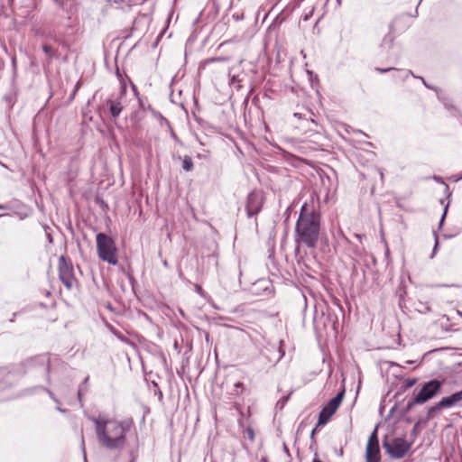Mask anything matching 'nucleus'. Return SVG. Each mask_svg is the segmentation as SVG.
I'll return each instance as SVG.
<instances>
[{"instance_id": "1", "label": "nucleus", "mask_w": 462, "mask_h": 462, "mask_svg": "<svg viewBox=\"0 0 462 462\" xmlns=\"http://www.w3.org/2000/svg\"><path fill=\"white\" fill-rule=\"evenodd\" d=\"M321 215L319 204L310 196L300 208L295 226V243L297 246L316 247L319 239Z\"/></svg>"}, {"instance_id": "2", "label": "nucleus", "mask_w": 462, "mask_h": 462, "mask_svg": "<svg viewBox=\"0 0 462 462\" xmlns=\"http://www.w3.org/2000/svg\"><path fill=\"white\" fill-rule=\"evenodd\" d=\"M98 442L107 449H122L125 444L126 433L133 427L132 420L118 421L92 418Z\"/></svg>"}, {"instance_id": "3", "label": "nucleus", "mask_w": 462, "mask_h": 462, "mask_svg": "<svg viewBox=\"0 0 462 462\" xmlns=\"http://www.w3.org/2000/svg\"><path fill=\"white\" fill-rule=\"evenodd\" d=\"M443 380L431 379L421 383L413 391L412 397L407 402L405 411H411L415 405H422L441 393Z\"/></svg>"}, {"instance_id": "4", "label": "nucleus", "mask_w": 462, "mask_h": 462, "mask_svg": "<svg viewBox=\"0 0 462 462\" xmlns=\"http://www.w3.org/2000/svg\"><path fill=\"white\" fill-rule=\"evenodd\" d=\"M98 257L112 265L118 263L117 249L112 237L104 233H98L96 236Z\"/></svg>"}, {"instance_id": "5", "label": "nucleus", "mask_w": 462, "mask_h": 462, "mask_svg": "<svg viewBox=\"0 0 462 462\" xmlns=\"http://www.w3.org/2000/svg\"><path fill=\"white\" fill-rule=\"evenodd\" d=\"M455 406H462V390L454 393L449 396L441 398L439 402L429 407L427 410L426 420H430L440 413L442 410Z\"/></svg>"}, {"instance_id": "6", "label": "nucleus", "mask_w": 462, "mask_h": 462, "mask_svg": "<svg viewBox=\"0 0 462 462\" xmlns=\"http://www.w3.org/2000/svg\"><path fill=\"white\" fill-rule=\"evenodd\" d=\"M383 447L392 458L401 459L411 448V444L402 438H395L392 440H383Z\"/></svg>"}, {"instance_id": "7", "label": "nucleus", "mask_w": 462, "mask_h": 462, "mask_svg": "<svg viewBox=\"0 0 462 462\" xmlns=\"http://www.w3.org/2000/svg\"><path fill=\"white\" fill-rule=\"evenodd\" d=\"M345 395V389H342L334 398H332L320 411L319 415L318 426L326 424L332 415L338 409Z\"/></svg>"}, {"instance_id": "8", "label": "nucleus", "mask_w": 462, "mask_h": 462, "mask_svg": "<svg viewBox=\"0 0 462 462\" xmlns=\"http://www.w3.org/2000/svg\"><path fill=\"white\" fill-rule=\"evenodd\" d=\"M264 198L262 191L253 190L246 199L245 210L248 217L257 215L263 205Z\"/></svg>"}, {"instance_id": "9", "label": "nucleus", "mask_w": 462, "mask_h": 462, "mask_svg": "<svg viewBox=\"0 0 462 462\" xmlns=\"http://www.w3.org/2000/svg\"><path fill=\"white\" fill-rule=\"evenodd\" d=\"M58 269L60 280L68 289H70L74 282L73 267L64 255L59 258Z\"/></svg>"}, {"instance_id": "10", "label": "nucleus", "mask_w": 462, "mask_h": 462, "mask_svg": "<svg viewBox=\"0 0 462 462\" xmlns=\"http://www.w3.org/2000/svg\"><path fill=\"white\" fill-rule=\"evenodd\" d=\"M126 93V86L125 84L121 85L120 95L118 97L113 99H107L106 104L109 106V112L113 118H116L121 114L124 106L122 105L121 99L125 96Z\"/></svg>"}, {"instance_id": "11", "label": "nucleus", "mask_w": 462, "mask_h": 462, "mask_svg": "<svg viewBox=\"0 0 462 462\" xmlns=\"http://www.w3.org/2000/svg\"><path fill=\"white\" fill-rule=\"evenodd\" d=\"M365 459L366 462H380L381 455L379 445H366Z\"/></svg>"}, {"instance_id": "12", "label": "nucleus", "mask_w": 462, "mask_h": 462, "mask_svg": "<svg viewBox=\"0 0 462 462\" xmlns=\"http://www.w3.org/2000/svg\"><path fill=\"white\" fill-rule=\"evenodd\" d=\"M393 42H394V36H393V33L392 32H390L383 37L382 44H381V48L385 49L387 51L391 50L393 46Z\"/></svg>"}, {"instance_id": "13", "label": "nucleus", "mask_w": 462, "mask_h": 462, "mask_svg": "<svg viewBox=\"0 0 462 462\" xmlns=\"http://www.w3.org/2000/svg\"><path fill=\"white\" fill-rule=\"evenodd\" d=\"M194 164L190 156H184L182 160V169L185 171H190L193 170Z\"/></svg>"}, {"instance_id": "14", "label": "nucleus", "mask_w": 462, "mask_h": 462, "mask_svg": "<svg viewBox=\"0 0 462 462\" xmlns=\"http://www.w3.org/2000/svg\"><path fill=\"white\" fill-rule=\"evenodd\" d=\"M42 51L49 56L50 59L58 58L57 51H54L51 45L44 44L42 46Z\"/></svg>"}, {"instance_id": "15", "label": "nucleus", "mask_w": 462, "mask_h": 462, "mask_svg": "<svg viewBox=\"0 0 462 462\" xmlns=\"http://www.w3.org/2000/svg\"><path fill=\"white\" fill-rule=\"evenodd\" d=\"M366 445H374V446L379 445L378 437H377V427L371 433Z\"/></svg>"}, {"instance_id": "16", "label": "nucleus", "mask_w": 462, "mask_h": 462, "mask_svg": "<svg viewBox=\"0 0 462 462\" xmlns=\"http://www.w3.org/2000/svg\"><path fill=\"white\" fill-rule=\"evenodd\" d=\"M403 72H404V74H405V75H404V77H403V79H406L410 75H411V76H412V77H414V78H417V77L412 73V71H411V70H405V71H403ZM418 78L421 80V82L423 83V85H424L426 88H430V89H431V88H432V87H431V86H430V85L426 82V80H425L423 78H421V77H418Z\"/></svg>"}, {"instance_id": "17", "label": "nucleus", "mask_w": 462, "mask_h": 462, "mask_svg": "<svg viewBox=\"0 0 462 462\" xmlns=\"http://www.w3.org/2000/svg\"><path fill=\"white\" fill-rule=\"evenodd\" d=\"M236 83H237V85L236 86V88L237 89L241 88V85H240V79H238L237 76L236 75H232L230 76V84L231 85H235Z\"/></svg>"}, {"instance_id": "18", "label": "nucleus", "mask_w": 462, "mask_h": 462, "mask_svg": "<svg viewBox=\"0 0 462 462\" xmlns=\"http://www.w3.org/2000/svg\"><path fill=\"white\" fill-rule=\"evenodd\" d=\"M418 310L421 313H427L430 311V307L428 304L420 302V308Z\"/></svg>"}, {"instance_id": "19", "label": "nucleus", "mask_w": 462, "mask_h": 462, "mask_svg": "<svg viewBox=\"0 0 462 462\" xmlns=\"http://www.w3.org/2000/svg\"><path fill=\"white\" fill-rule=\"evenodd\" d=\"M375 70L378 71L379 73H386V72L391 71V70H394L396 72H401L402 71V69H395V68H386V69L376 68Z\"/></svg>"}, {"instance_id": "20", "label": "nucleus", "mask_w": 462, "mask_h": 462, "mask_svg": "<svg viewBox=\"0 0 462 462\" xmlns=\"http://www.w3.org/2000/svg\"><path fill=\"white\" fill-rule=\"evenodd\" d=\"M44 391H46L48 393V394L50 395V397L57 403H59V400L54 396L53 393L51 391H50L49 389H46V388H42Z\"/></svg>"}, {"instance_id": "21", "label": "nucleus", "mask_w": 462, "mask_h": 462, "mask_svg": "<svg viewBox=\"0 0 462 462\" xmlns=\"http://www.w3.org/2000/svg\"><path fill=\"white\" fill-rule=\"evenodd\" d=\"M417 382V379L416 378H411V379H408L407 382H406V385L408 387H411L413 386Z\"/></svg>"}, {"instance_id": "22", "label": "nucleus", "mask_w": 462, "mask_h": 462, "mask_svg": "<svg viewBox=\"0 0 462 462\" xmlns=\"http://www.w3.org/2000/svg\"><path fill=\"white\" fill-rule=\"evenodd\" d=\"M447 211H448V205L445 207L444 208V212L442 214V217H441V219L439 221V227L442 226L443 222H444V219H445V217H446V214H447Z\"/></svg>"}, {"instance_id": "23", "label": "nucleus", "mask_w": 462, "mask_h": 462, "mask_svg": "<svg viewBox=\"0 0 462 462\" xmlns=\"http://www.w3.org/2000/svg\"><path fill=\"white\" fill-rule=\"evenodd\" d=\"M247 433H248V436H249L250 439H252V440H253V439H254V430H253L252 429H247Z\"/></svg>"}, {"instance_id": "24", "label": "nucleus", "mask_w": 462, "mask_h": 462, "mask_svg": "<svg viewBox=\"0 0 462 462\" xmlns=\"http://www.w3.org/2000/svg\"><path fill=\"white\" fill-rule=\"evenodd\" d=\"M81 448H82V450H83V453H84V459L87 460L86 453H85V440H84L83 437H82V439H81Z\"/></svg>"}, {"instance_id": "25", "label": "nucleus", "mask_w": 462, "mask_h": 462, "mask_svg": "<svg viewBox=\"0 0 462 462\" xmlns=\"http://www.w3.org/2000/svg\"><path fill=\"white\" fill-rule=\"evenodd\" d=\"M82 395H83L82 389L79 388V391H78V397H79V402H81Z\"/></svg>"}, {"instance_id": "26", "label": "nucleus", "mask_w": 462, "mask_h": 462, "mask_svg": "<svg viewBox=\"0 0 462 462\" xmlns=\"http://www.w3.org/2000/svg\"><path fill=\"white\" fill-rule=\"evenodd\" d=\"M236 388H244V383L241 382H237L235 383Z\"/></svg>"}, {"instance_id": "27", "label": "nucleus", "mask_w": 462, "mask_h": 462, "mask_svg": "<svg viewBox=\"0 0 462 462\" xmlns=\"http://www.w3.org/2000/svg\"><path fill=\"white\" fill-rule=\"evenodd\" d=\"M109 3H115V4H121L124 2V0H107Z\"/></svg>"}, {"instance_id": "28", "label": "nucleus", "mask_w": 462, "mask_h": 462, "mask_svg": "<svg viewBox=\"0 0 462 462\" xmlns=\"http://www.w3.org/2000/svg\"><path fill=\"white\" fill-rule=\"evenodd\" d=\"M46 371L49 373L50 371V360H46Z\"/></svg>"}, {"instance_id": "29", "label": "nucleus", "mask_w": 462, "mask_h": 462, "mask_svg": "<svg viewBox=\"0 0 462 462\" xmlns=\"http://www.w3.org/2000/svg\"><path fill=\"white\" fill-rule=\"evenodd\" d=\"M316 430H317V429L315 428V429H314V430H312V431H311V434H310V438H311V439H314V436H315V433H316Z\"/></svg>"}, {"instance_id": "30", "label": "nucleus", "mask_w": 462, "mask_h": 462, "mask_svg": "<svg viewBox=\"0 0 462 462\" xmlns=\"http://www.w3.org/2000/svg\"><path fill=\"white\" fill-rule=\"evenodd\" d=\"M281 355L279 356V359H281L284 356V351L280 349Z\"/></svg>"}, {"instance_id": "31", "label": "nucleus", "mask_w": 462, "mask_h": 462, "mask_svg": "<svg viewBox=\"0 0 462 462\" xmlns=\"http://www.w3.org/2000/svg\"><path fill=\"white\" fill-rule=\"evenodd\" d=\"M438 245H439V242H438V239L436 238V244H435V247H434V250H433V252H435V250L437 249V247H438Z\"/></svg>"}, {"instance_id": "32", "label": "nucleus", "mask_w": 462, "mask_h": 462, "mask_svg": "<svg viewBox=\"0 0 462 462\" xmlns=\"http://www.w3.org/2000/svg\"><path fill=\"white\" fill-rule=\"evenodd\" d=\"M88 379H89V377H88V376H87V377L85 378V380L83 381V383H84V384H87V383H88Z\"/></svg>"}, {"instance_id": "33", "label": "nucleus", "mask_w": 462, "mask_h": 462, "mask_svg": "<svg viewBox=\"0 0 462 462\" xmlns=\"http://www.w3.org/2000/svg\"><path fill=\"white\" fill-rule=\"evenodd\" d=\"M48 236V239H49L50 243H51V242H52V237H51V236L50 234H48V236Z\"/></svg>"}, {"instance_id": "34", "label": "nucleus", "mask_w": 462, "mask_h": 462, "mask_svg": "<svg viewBox=\"0 0 462 462\" xmlns=\"http://www.w3.org/2000/svg\"><path fill=\"white\" fill-rule=\"evenodd\" d=\"M163 265H164L165 267H168V262H167V261H163Z\"/></svg>"}, {"instance_id": "35", "label": "nucleus", "mask_w": 462, "mask_h": 462, "mask_svg": "<svg viewBox=\"0 0 462 462\" xmlns=\"http://www.w3.org/2000/svg\"><path fill=\"white\" fill-rule=\"evenodd\" d=\"M57 410L60 412H65V410H62L61 408H57Z\"/></svg>"}, {"instance_id": "36", "label": "nucleus", "mask_w": 462, "mask_h": 462, "mask_svg": "<svg viewBox=\"0 0 462 462\" xmlns=\"http://www.w3.org/2000/svg\"><path fill=\"white\" fill-rule=\"evenodd\" d=\"M294 116H297V117L300 118V114H298V113H295V114H294Z\"/></svg>"}, {"instance_id": "37", "label": "nucleus", "mask_w": 462, "mask_h": 462, "mask_svg": "<svg viewBox=\"0 0 462 462\" xmlns=\"http://www.w3.org/2000/svg\"><path fill=\"white\" fill-rule=\"evenodd\" d=\"M262 462H267V458L266 457H263L262 458Z\"/></svg>"}, {"instance_id": "38", "label": "nucleus", "mask_w": 462, "mask_h": 462, "mask_svg": "<svg viewBox=\"0 0 462 462\" xmlns=\"http://www.w3.org/2000/svg\"><path fill=\"white\" fill-rule=\"evenodd\" d=\"M4 208H5V206L0 205V209H4Z\"/></svg>"}, {"instance_id": "39", "label": "nucleus", "mask_w": 462, "mask_h": 462, "mask_svg": "<svg viewBox=\"0 0 462 462\" xmlns=\"http://www.w3.org/2000/svg\"><path fill=\"white\" fill-rule=\"evenodd\" d=\"M4 208H5V206L0 205V209H4Z\"/></svg>"}, {"instance_id": "40", "label": "nucleus", "mask_w": 462, "mask_h": 462, "mask_svg": "<svg viewBox=\"0 0 462 462\" xmlns=\"http://www.w3.org/2000/svg\"><path fill=\"white\" fill-rule=\"evenodd\" d=\"M133 89H134V91H136V88H135V86H134V85H133Z\"/></svg>"}, {"instance_id": "41", "label": "nucleus", "mask_w": 462, "mask_h": 462, "mask_svg": "<svg viewBox=\"0 0 462 462\" xmlns=\"http://www.w3.org/2000/svg\"><path fill=\"white\" fill-rule=\"evenodd\" d=\"M284 451H288V448L286 446H284Z\"/></svg>"}, {"instance_id": "42", "label": "nucleus", "mask_w": 462, "mask_h": 462, "mask_svg": "<svg viewBox=\"0 0 462 462\" xmlns=\"http://www.w3.org/2000/svg\"><path fill=\"white\" fill-rule=\"evenodd\" d=\"M461 179H462V176H461Z\"/></svg>"}]
</instances>
